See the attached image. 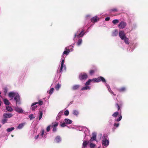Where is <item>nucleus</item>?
<instances>
[{
  "label": "nucleus",
  "instance_id": "obj_3",
  "mask_svg": "<svg viewBox=\"0 0 148 148\" xmlns=\"http://www.w3.org/2000/svg\"><path fill=\"white\" fill-rule=\"evenodd\" d=\"M101 81L103 83H106V81L105 79L102 77H99L97 78H94L92 79H90L86 83H98Z\"/></svg>",
  "mask_w": 148,
  "mask_h": 148
},
{
  "label": "nucleus",
  "instance_id": "obj_6",
  "mask_svg": "<svg viewBox=\"0 0 148 148\" xmlns=\"http://www.w3.org/2000/svg\"><path fill=\"white\" fill-rule=\"evenodd\" d=\"M88 77L87 74L85 73H81L79 75V78L81 79H85Z\"/></svg>",
  "mask_w": 148,
  "mask_h": 148
},
{
  "label": "nucleus",
  "instance_id": "obj_52",
  "mask_svg": "<svg viewBox=\"0 0 148 148\" xmlns=\"http://www.w3.org/2000/svg\"><path fill=\"white\" fill-rule=\"evenodd\" d=\"M110 19V17H107L105 18V20L106 21H109Z\"/></svg>",
  "mask_w": 148,
  "mask_h": 148
},
{
  "label": "nucleus",
  "instance_id": "obj_59",
  "mask_svg": "<svg viewBox=\"0 0 148 148\" xmlns=\"http://www.w3.org/2000/svg\"><path fill=\"white\" fill-rule=\"evenodd\" d=\"M1 94V92H0V95Z\"/></svg>",
  "mask_w": 148,
  "mask_h": 148
},
{
  "label": "nucleus",
  "instance_id": "obj_1",
  "mask_svg": "<svg viewBox=\"0 0 148 148\" xmlns=\"http://www.w3.org/2000/svg\"><path fill=\"white\" fill-rule=\"evenodd\" d=\"M65 49L66 50L64 51L61 56V62L60 64V69L59 71L58 70V72H59V73L62 72L64 70H66V66L64 64L65 59L64 58V55L65 54L67 55L70 52V50L69 49H67L66 47Z\"/></svg>",
  "mask_w": 148,
  "mask_h": 148
},
{
  "label": "nucleus",
  "instance_id": "obj_37",
  "mask_svg": "<svg viewBox=\"0 0 148 148\" xmlns=\"http://www.w3.org/2000/svg\"><path fill=\"white\" fill-rule=\"evenodd\" d=\"M82 39H79L77 42V44L78 46H79L82 43Z\"/></svg>",
  "mask_w": 148,
  "mask_h": 148
},
{
  "label": "nucleus",
  "instance_id": "obj_50",
  "mask_svg": "<svg viewBox=\"0 0 148 148\" xmlns=\"http://www.w3.org/2000/svg\"><path fill=\"white\" fill-rule=\"evenodd\" d=\"M57 130V128L56 127H53V132H56Z\"/></svg>",
  "mask_w": 148,
  "mask_h": 148
},
{
  "label": "nucleus",
  "instance_id": "obj_31",
  "mask_svg": "<svg viewBox=\"0 0 148 148\" xmlns=\"http://www.w3.org/2000/svg\"><path fill=\"white\" fill-rule=\"evenodd\" d=\"M54 90V88H52L49 91H47V92L48 94L50 95L52 94L53 92V90Z\"/></svg>",
  "mask_w": 148,
  "mask_h": 148
},
{
  "label": "nucleus",
  "instance_id": "obj_40",
  "mask_svg": "<svg viewBox=\"0 0 148 148\" xmlns=\"http://www.w3.org/2000/svg\"><path fill=\"white\" fill-rule=\"evenodd\" d=\"M7 119L5 118V119L2 120L1 122L3 124H4L7 122Z\"/></svg>",
  "mask_w": 148,
  "mask_h": 148
},
{
  "label": "nucleus",
  "instance_id": "obj_51",
  "mask_svg": "<svg viewBox=\"0 0 148 148\" xmlns=\"http://www.w3.org/2000/svg\"><path fill=\"white\" fill-rule=\"evenodd\" d=\"M116 106L118 108V110H119L120 109V108L119 105L118 104L116 103Z\"/></svg>",
  "mask_w": 148,
  "mask_h": 148
},
{
  "label": "nucleus",
  "instance_id": "obj_43",
  "mask_svg": "<svg viewBox=\"0 0 148 148\" xmlns=\"http://www.w3.org/2000/svg\"><path fill=\"white\" fill-rule=\"evenodd\" d=\"M84 127H80L78 128L77 129V130H79L80 131H83L84 129Z\"/></svg>",
  "mask_w": 148,
  "mask_h": 148
},
{
  "label": "nucleus",
  "instance_id": "obj_48",
  "mask_svg": "<svg viewBox=\"0 0 148 148\" xmlns=\"http://www.w3.org/2000/svg\"><path fill=\"white\" fill-rule=\"evenodd\" d=\"M38 103L40 106L42 105L43 104L42 101L41 100H40Z\"/></svg>",
  "mask_w": 148,
  "mask_h": 148
},
{
  "label": "nucleus",
  "instance_id": "obj_34",
  "mask_svg": "<svg viewBox=\"0 0 148 148\" xmlns=\"http://www.w3.org/2000/svg\"><path fill=\"white\" fill-rule=\"evenodd\" d=\"M14 127H11L10 128H8L7 129V131L8 132H11L12 131V130H14Z\"/></svg>",
  "mask_w": 148,
  "mask_h": 148
},
{
  "label": "nucleus",
  "instance_id": "obj_54",
  "mask_svg": "<svg viewBox=\"0 0 148 148\" xmlns=\"http://www.w3.org/2000/svg\"><path fill=\"white\" fill-rule=\"evenodd\" d=\"M112 11H116V10L115 9H113L112 10Z\"/></svg>",
  "mask_w": 148,
  "mask_h": 148
},
{
  "label": "nucleus",
  "instance_id": "obj_46",
  "mask_svg": "<svg viewBox=\"0 0 148 148\" xmlns=\"http://www.w3.org/2000/svg\"><path fill=\"white\" fill-rule=\"evenodd\" d=\"M113 120L112 119H110L109 121V123L110 125H112L113 124Z\"/></svg>",
  "mask_w": 148,
  "mask_h": 148
},
{
  "label": "nucleus",
  "instance_id": "obj_56",
  "mask_svg": "<svg viewBox=\"0 0 148 148\" xmlns=\"http://www.w3.org/2000/svg\"><path fill=\"white\" fill-rule=\"evenodd\" d=\"M1 127V125L0 124V128Z\"/></svg>",
  "mask_w": 148,
  "mask_h": 148
},
{
  "label": "nucleus",
  "instance_id": "obj_10",
  "mask_svg": "<svg viewBox=\"0 0 148 148\" xmlns=\"http://www.w3.org/2000/svg\"><path fill=\"white\" fill-rule=\"evenodd\" d=\"M119 35L120 37L122 40L126 37L124 32L122 31H120L119 32Z\"/></svg>",
  "mask_w": 148,
  "mask_h": 148
},
{
  "label": "nucleus",
  "instance_id": "obj_26",
  "mask_svg": "<svg viewBox=\"0 0 148 148\" xmlns=\"http://www.w3.org/2000/svg\"><path fill=\"white\" fill-rule=\"evenodd\" d=\"M61 86V85L60 84H57L55 86V88L56 90H58L60 88Z\"/></svg>",
  "mask_w": 148,
  "mask_h": 148
},
{
  "label": "nucleus",
  "instance_id": "obj_15",
  "mask_svg": "<svg viewBox=\"0 0 148 148\" xmlns=\"http://www.w3.org/2000/svg\"><path fill=\"white\" fill-rule=\"evenodd\" d=\"M83 131H84V133L85 134V137L88 136L90 134V132L89 130L86 127H84Z\"/></svg>",
  "mask_w": 148,
  "mask_h": 148
},
{
  "label": "nucleus",
  "instance_id": "obj_22",
  "mask_svg": "<svg viewBox=\"0 0 148 148\" xmlns=\"http://www.w3.org/2000/svg\"><path fill=\"white\" fill-rule=\"evenodd\" d=\"M106 86L107 87V88H108V91L110 92V93L112 94H113V95L114 96H116V95L113 92L111 91V89H110V86L108 84H106Z\"/></svg>",
  "mask_w": 148,
  "mask_h": 148
},
{
  "label": "nucleus",
  "instance_id": "obj_8",
  "mask_svg": "<svg viewBox=\"0 0 148 148\" xmlns=\"http://www.w3.org/2000/svg\"><path fill=\"white\" fill-rule=\"evenodd\" d=\"M126 25V23L123 21L120 22L118 25V27L120 29H122L125 27Z\"/></svg>",
  "mask_w": 148,
  "mask_h": 148
},
{
  "label": "nucleus",
  "instance_id": "obj_14",
  "mask_svg": "<svg viewBox=\"0 0 148 148\" xmlns=\"http://www.w3.org/2000/svg\"><path fill=\"white\" fill-rule=\"evenodd\" d=\"M38 103L37 102L33 103L31 106V109L32 110H34L38 107L37 104Z\"/></svg>",
  "mask_w": 148,
  "mask_h": 148
},
{
  "label": "nucleus",
  "instance_id": "obj_57",
  "mask_svg": "<svg viewBox=\"0 0 148 148\" xmlns=\"http://www.w3.org/2000/svg\"><path fill=\"white\" fill-rule=\"evenodd\" d=\"M11 136H12V137H13V136L12 135H11Z\"/></svg>",
  "mask_w": 148,
  "mask_h": 148
},
{
  "label": "nucleus",
  "instance_id": "obj_47",
  "mask_svg": "<svg viewBox=\"0 0 148 148\" xmlns=\"http://www.w3.org/2000/svg\"><path fill=\"white\" fill-rule=\"evenodd\" d=\"M113 125L116 127H118L119 125V123H114L113 124Z\"/></svg>",
  "mask_w": 148,
  "mask_h": 148
},
{
  "label": "nucleus",
  "instance_id": "obj_27",
  "mask_svg": "<svg viewBox=\"0 0 148 148\" xmlns=\"http://www.w3.org/2000/svg\"><path fill=\"white\" fill-rule=\"evenodd\" d=\"M3 101L4 104L5 105H8L10 103L9 101L6 99H4Z\"/></svg>",
  "mask_w": 148,
  "mask_h": 148
},
{
  "label": "nucleus",
  "instance_id": "obj_28",
  "mask_svg": "<svg viewBox=\"0 0 148 148\" xmlns=\"http://www.w3.org/2000/svg\"><path fill=\"white\" fill-rule=\"evenodd\" d=\"M42 112L41 111H40L38 113V116L39 117V120H40L42 118Z\"/></svg>",
  "mask_w": 148,
  "mask_h": 148
},
{
  "label": "nucleus",
  "instance_id": "obj_12",
  "mask_svg": "<svg viewBox=\"0 0 148 148\" xmlns=\"http://www.w3.org/2000/svg\"><path fill=\"white\" fill-rule=\"evenodd\" d=\"M15 110L16 112L19 113H22L23 112V110L22 109L17 106H16L15 108Z\"/></svg>",
  "mask_w": 148,
  "mask_h": 148
},
{
  "label": "nucleus",
  "instance_id": "obj_24",
  "mask_svg": "<svg viewBox=\"0 0 148 148\" xmlns=\"http://www.w3.org/2000/svg\"><path fill=\"white\" fill-rule=\"evenodd\" d=\"M6 109L10 112H11L13 110V109L12 108L9 106H6Z\"/></svg>",
  "mask_w": 148,
  "mask_h": 148
},
{
  "label": "nucleus",
  "instance_id": "obj_7",
  "mask_svg": "<svg viewBox=\"0 0 148 148\" xmlns=\"http://www.w3.org/2000/svg\"><path fill=\"white\" fill-rule=\"evenodd\" d=\"M91 87L90 84H85V86L82 88L81 90H90V89Z\"/></svg>",
  "mask_w": 148,
  "mask_h": 148
},
{
  "label": "nucleus",
  "instance_id": "obj_30",
  "mask_svg": "<svg viewBox=\"0 0 148 148\" xmlns=\"http://www.w3.org/2000/svg\"><path fill=\"white\" fill-rule=\"evenodd\" d=\"M73 114L74 115L77 116L79 114V112L77 110H74L73 111Z\"/></svg>",
  "mask_w": 148,
  "mask_h": 148
},
{
  "label": "nucleus",
  "instance_id": "obj_19",
  "mask_svg": "<svg viewBox=\"0 0 148 148\" xmlns=\"http://www.w3.org/2000/svg\"><path fill=\"white\" fill-rule=\"evenodd\" d=\"M61 141V138L59 136H58L55 138L54 141L56 143H59Z\"/></svg>",
  "mask_w": 148,
  "mask_h": 148
},
{
  "label": "nucleus",
  "instance_id": "obj_23",
  "mask_svg": "<svg viewBox=\"0 0 148 148\" xmlns=\"http://www.w3.org/2000/svg\"><path fill=\"white\" fill-rule=\"evenodd\" d=\"M89 145L90 148H95L96 146L95 144L92 143L90 142Z\"/></svg>",
  "mask_w": 148,
  "mask_h": 148
},
{
  "label": "nucleus",
  "instance_id": "obj_32",
  "mask_svg": "<svg viewBox=\"0 0 148 148\" xmlns=\"http://www.w3.org/2000/svg\"><path fill=\"white\" fill-rule=\"evenodd\" d=\"M122 116L121 115H120L119 116V118L117 119H115V121H118V122H119V121H120L121 119H122Z\"/></svg>",
  "mask_w": 148,
  "mask_h": 148
},
{
  "label": "nucleus",
  "instance_id": "obj_42",
  "mask_svg": "<svg viewBox=\"0 0 148 148\" xmlns=\"http://www.w3.org/2000/svg\"><path fill=\"white\" fill-rule=\"evenodd\" d=\"M69 114V112L68 110H66L64 112V114L66 116H67Z\"/></svg>",
  "mask_w": 148,
  "mask_h": 148
},
{
  "label": "nucleus",
  "instance_id": "obj_18",
  "mask_svg": "<svg viewBox=\"0 0 148 148\" xmlns=\"http://www.w3.org/2000/svg\"><path fill=\"white\" fill-rule=\"evenodd\" d=\"M99 18L97 16H95L92 18L91 19V21L92 22H96L99 20Z\"/></svg>",
  "mask_w": 148,
  "mask_h": 148
},
{
  "label": "nucleus",
  "instance_id": "obj_39",
  "mask_svg": "<svg viewBox=\"0 0 148 148\" xmlns=\"http://www.w3.org/2000/svg\"><path fill=\"white\" fill-rule=\"evenodd\" d=\"M119 22V20L118 19H114L112 21V23L114 24L118 23Z\"/></svg>",
  "mask_w": 148,
  "mask_h": 148
},
{
  "label": "nucleus",
  "instance_id": "obj_21",
  "mask_svg": "<svg viewBox=\"0 0 148 148\" xmlns=\"http://www.w3.org/2000/svg\"><path fill=\"white\" fill-rule=\"evenodd\" d=\"M25 124V123L20 124L17 126V129H22L24 126Z\"/></svg>",
  "mask_w": 148,
  "mask_h": 148
},
{
  "label": "nucleus",
  "instance_id": "obj_55",
  "mask_svg": "<svg viewBox=\"0 0 148 148\" xmlns=\"http://www.w3.org/2000/svg\"><path fill=\"white\" fill-rule=\"evenodd\" d=\"M70 50V51H73V48H71L70 50Z\"/></svg>",
  "mask_w": 148,
  "mask_h": 148
},
{
  "label": "nucleus",
  "instance_id": "obj_2",
  "mask_svg": "<svg viewBox=\"0 0 148 148\" xmlns=\"http://www.w3.org/2000/svg\"><path fill=\"white\" fill-rule=\"evenodd\" d=\"M8 96L9 97L12 98L14 97V100L16 101V104L21 103L20 96L18 93L16 92H11L9 93Z\"/></svg>",
  "mask_w": 148,
  "mask_h": 148
},
{
  "label": "nucleus",
  "instance_id": "obj_29",
  "mask_svg": "<svg viewBox=\"0 0 148 148\" xmlns=\"http://www.w3.org/2000/svg\"><path fill=\"white\" fill-rule=\"evenodd\" d=\"M125 42V43L127 44H129V39L127 37H126L124 38L123 39H122Z\"/></svg>",
  "mask_w": 148,
  "mask_h": 148
},
{
  "label": "nucleus",
  "instance_id": "obj_35",
  "mask_svg": "<svg viewBox=\"0 0 148 148\" xmlns=\"http://www.w3.org/2000/svg\"><path fill=\"white\" fill-rule=\"evenodd\" d=\"M119 114V112H114L112 115V116L115 118Z\"/></svg>",
  "mask_w": 148,
  "mask_h": 148
},
{
  "label": "nucleus",
  "instance_id": "obj_5",
  "mask_svg": "<svg viewBox=\"0 0 148 148\" xmlns=\"http://www.w3.org/2000/svg\"><path fill=\"white\" fill-rule=\"evenodd\" d=\"M84 32V30H82L80 32L79 30H78L77 32L75 34L74 38H73V40L75 42L76 41L77 38H79L84 36V33L83 32Z\"/></svg>",
  "mask_w": 148,
  "mask_h": 148
},
{
  "label": "nucleus",
  "instance_id": "obj_36",
  "mask_svg": "<svg viewBox=\"0 0 148 148\" xmlns=\"http://www.w3.org/2000/svg\"><path fill=\"white\" fill-rule=\"evenodd\" d=\"M79 87V85H76L74 86L73 87V89L74 90H75L77 89H78Z\"/></svg>",
  "mask_w": 148,
  "mask_h": 148
},
{
  "label": "nucleus",
  "instance_id": "obj_33",
  "mask_svg": "<svg viewBox=\"0 0 148 148\" xmlns=\"http://www.w3.org/2000/svg\"><path fill=\"white\" fill-rule=\"evenodd\" d=\"M119 91L121 92L125 91L126 90V88L124 87L119 88L118 89Z\"/></svg>",
  "mask_w": 148,
  "mask_h": 148
},
{
  "label": "nucleus",
  "instance_id": "obj_4",
  "mask_svg": "<svg viewBox=\"0 0 148 148\" xmlns=\"http://www.w3.org/2000/svg\"><path fill=\"white\" fill-rule=\"evenodd\" d=\"M47 135V133L46 132H45L44 130L42 129L39 134L35 137V139H37L38 138L45 139Z\"/></svg>",
  "mask_w": 148,
  "mask_h": 148
},
{
  "label": "nucleus",
  "instance_id": "obj_53",
  "mask_svg": "<svg viewBox=\"0 0 148 148\" xmlns=\"http://www.w3.org/2000/svg\"><path fill=\"white\" fill-rule=\"evenodd\" d=\"M7 89L6 88H5L4 89V92L6 93L7 92Z\"/></svg>",
  "mask_w": 148,
  "mask_h": 148
},
{
  "label": "nucleus",
  "instance_id": "obj_45",
  "mask_svg": "<svg viewBox=\"0 0 148 148\" xmlns=\"http://www.w3.org/2000/svg\"><path fill=\"white\" fill-rule=\"evenodd\" d=\"M66 124L64 122V123L60 124V125L61 127H64L65 126H66Z\"/></svg>",
  "mask_w": 148,
  "mask_h": 148
},
{
  "label": "nucleus",
  "instance_id": "obj_20",
  "mask_svg": "<svg viewBox=\"0 0 148 148\" xmlns=\"http://www.w3.org/2000/svg\"><path fill=\"white\" fill-rule=\"evenodd\" d=\"M64 122L66 124H71L72 121L68 119H65L64 120Z\"/></svg>",
  "mask_w": 148,
  "mask_h": 148
},
{
  "label": "nucleus",
  "instance_id": "obj_58",
  "mask_svg": "<svg viewBox=\"0 0 148 148\" xmlns=\"http://www.w3.org/2000/svg\"><path fill=\"white\" fill-rule=\"evenodd\" d=\"M72 47H73V46H72Z\"/></svg>",
  "mask_w": 148,
  "mask_h": 148
},
{
  "label": "nucleus",
  "instance_id": "obj_49",
  "mask_svg": "<svg viewBox=\"0 0 148 148\" xmlns=\"http://www.w3.org/2000/svg\"><path fill=\"white\" fill-rule=\"evenodd\" d=\"M50 127H51V126L49 125L47 127L46 130H47V132H49V131L50 130Z\"/></svg>",
  "mask_w": 148,
  "mask_h": 148
},
{
  "label": "nucleus",
  "instance_id": "obj_44",
  "mask_svg": "<svg viewBox=\"0 0 148 148\" xmlns=\"http://www.w3.org/2000/svg\"><path fill=\"white\" fill-rule=\"evenodd\" d=\"M95 73V71L93 70H91L89 71V73L90 75H92Z\"/></svg>",
  "mask_w": 148,
  "mask_h": 148
},
{
  "label": "nucleus",
  "instance_id": "obj_11",
  "mask_svg": "<svg viewBox=\"0 0 148 148\" xmlns=\"http://www.w3.org/2000/svg\"><path fill=\"white\" fill-rule=\"evenodd\" d=\"M92 137L91 138L90 142H92L94 141H96L97 137L96 134L95 133H93L92 134Z\"/></svg>",
  "mask_w": 148,
  "mask_h": 148
},
{
  "label": "nucleus",
  "instance_id": "obj_41",
  "mask_svg": "<svg viewBox=\"0 0 148 148\" xmlns=\"http://www.w3.org/2000/svg\"><path fill=\"white\" fill-rule=\"evenodd\" d=\"M52 124L53 125V126L54 127H57L58 125V123L57 122H55L53 123H52Z\"/></svg>",
  "mask_w": 148,
  "mask_h": 148
},
{
  "label": "nucleus",
  "instance_id": "obj_25",
  "mask_svg": "<svg viewBox=\"0 0 148 148\" xmlns=\"http://www.w3.org/2000/svg\"><path fill=\"white\" fill-rule=\"evenodd\" d=\"M118 33V31L117 30L115 29L114 32H113L112 33V36H116Z\"/></svg>",
  "mask_w": 148,
  "mask_h": 148
},
{
  "label": "nucleus",
  "instance_id": "obj_13",
  "mask_svg": "<svg viewBox=\"0 0 148 148\" xmlns=\"http://www.w3.org/2000/svg\"><path fill=\"white\" fill-rule=\"evenodd\" d=\"M90 141H87L86 140H83L82 148H86L88 144H89Z\"/></svg>",
  "mask_w": 148,
  "mask_h": 148
},
{
  "label": "nucleus",
  "instance_id": "obj_17",
  "mask_svg": "<svg viewBox=\"0 0 148 148\" xmlns=\"http://www.w3.org/2000/svg\"><path fill=\"white\" fill-rule=\"evenodd\" d=\"M63 112L62 110L60 111L58 114L57 116L56 117V119L57 120H59L61 118V116L62 115Z\"/></svg>",
  "mask_w": 148,
  "mask_h": 148
},
{
  "label": "nucleus",
  "instance_id": "obj_16",
  "mask_svg": "<svg viewBox=\"0 0 148 148\" xmlns=\"http://www.w3.org/2000/svg\"><path fill=\"white\" fill-rule=\"evenodd\" d=\"M13 116V114L11 113H5L3 114V116L5 118H10Z\"/></svg>",
  "mask_w": 148,
  "mask_h": 148
},
{
  "label": "nucleus",
  "instance_id": "obj_38",
  "mask_svg": "<svg viewBox=\"0 0 148 148\" xmlns=\"http://www.w3.org/2000/svg\"><path fill=\"white\" fill-rule=\"evenodd\" d=\"M29 117L30 119V120H31L32 119L34 118L35 117L34 116L33 114H31L29 115Z\"/></svg>",
  "mask_w": 148,
  "mask_h": 148
},
{
  "label": "nucleus",
  "instance_id": "obj_9",
  "mask_svg": "<svg viewBox=\"0 0 148 148\" xmlns=\"http://www.w3.org/2000/svg\"><path fill=\"white\" fill-rule=\"evenodd\" d=\"M109 142L108 140L105 138L103 139L102 144V145L105 146H108L109 144Z\"/></svg>",
  "mask_w": 148,
  "mask_h": 148
}]
</instances>
